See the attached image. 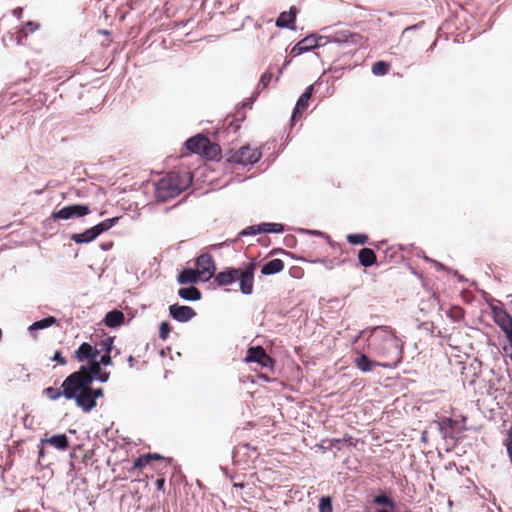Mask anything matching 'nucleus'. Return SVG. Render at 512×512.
<instances>
[{
  "label": "nucleus",
  "instance_id": "obj_1",
  "mask_svg": "<svg viewBox=\"0 0 512 512\" xmlns=\"http://www.w3.org/2000/svg\"><path fill=\"white\" fill-rule=\"evenodd\" d=\"M368 349L380 359L377 366L383 368H395L403 358L401 340L387 326L373 329L368 339Z\"/></svg>",
  "mask_w": 512,
  "mask_h": 512
},
{
  "label": "nucleus",
  "instance_id": "obj_2",
  "mask_svg": "<svg viewBox=\"0 0 512 512\" xmlns=\"http://www.w3.org/2000/svg\"><path fill=\"white\" fill-rule=\"evenodd\" d=\"M190 183L189 173L169 172L155 183L154 196L159 202H167L178 196Z\"/></svg>",
  "mask_w": 512,
  "mask_h": 512
},
{
  "label": "nucleus",
  "instance_id": "obj_3",
  "mask_svg": "<svg viewBox=\"0 0 512 512\" xmlns=\"http://www.w3.org/2000/svg\"><path fill=\"white\" fill-rule=\"evenodd\" d=\"M255 263H248L244 269L231 268L222 271L215 276V282L219 286L230 285L236 280L239 281L240 290L243 294L253 292Z\"/></svg>",
  "mask_w": 512,
  "mask_h": 512
},
{
  "label": "nucleus",
  "instance_id": "obj_4",
  "mask_svg": "<svg viewBox=\"0 0 512 512\" xmlns=\"http://www.w3.org/2000/svg\"><path fill=\"white\" fill-rule=\"evenodd\" d=\"M78 379L67 376L65 383V399L75 400L76 405L85 413H89L96 406V401L93 400L92 393L90 392V385L92 383L77 382Z\"/></svg>",
  "mask_w": 512,
  "mask_h": 512
},
{
  "label": "nucleus",
  "instance_id": "obj_5",
  "mask_svg": "<svg viewBox=\"0 0 512 512\" xmlns=\"http://www.w3.org/2000/svg\"><path fill=\"white\" fill-rule=\"evenodd\" d=\"M185 145L190 152L200 154L210 160L217 159L221 153L218 144L212 143L207 137L201 134L189 138Z\"/></svg>",
  "mask_w": 512,
  "mask_h": 512
},
{
  "label": "nucleus",
  "instance_id": "obj_6",
  "mask_svg": "<svg viewBox=\"0 0 512 512\" xmlns=\"http://www.w3.org/2000/svg\"><path fill=\"white\" fill-rule=\"evenodd\" d=\"M262 153L259 149L244 145L238 149H230L226 153V159L230 163L239 165H252L260 160Z\"/></svg>",
  "mask_w": 512,
  "mask_h": 512
},
{
  "label": "nucleus",
  "instance_id": "obj_7",
  "mask_svg": "<svg viewBox=\"0 0 512 512\" xmlns=\"http://www.w3.org/2000/svg\"><path fill=\"white\" fill-rule=\"evenodd\" d=\"M165 458L157 453H147L134 460L128 468L129 473L142 472L144 469L160 470L166 468Z\"/></svg>",
  "mask_w": 512,
  "mask_h": 512
},
{
  "label": "nucleus",
  "instance_id": "obj_8",
  "mask_svg": "<svg viewBox=\"0 0 512 512\" xmlns=\"http://www.w3.org/2000/svg\"><path fill=\"white\" fill-rule=\"evenodd\" d=\"M102 371L101 363L96 359L88 362V365H82L79 370L68 375L69 377L78 379L77 382L81 383H93L98 374Z\"/></svg>",
  "mask_w": 512,
  "mask_h": 512
},
{
  "label": "nucleus",
  "instance_id": "obj_9",
  "mask_svg": "<svg viewBox=\"0 0 512 512\" xmlns=\"http://www.w3.org/2000/svg\"><path fill=\"white\" fill-rule=\"evenodd\" d=\"M245 362H255L261 368L272 370L274 360L266 353L262 346L249 347L246 353Z\"/></svg>",
  "mask_w": 512,
  "mask_h": 512
},
{
  "label": "nucleus",
  "instance_id": "obj_10",
  "mask_svg": "<svg viewBox=\"0 0 512 512\" xmlns=\"http://www.w3.org/2000/svg\"><path fill=\"white\" fill-rule=\"evenodd\" d=\"M196 271L202 281H208L215 275L216 266L211 254L204 253L196 259Z\"/></svg>",
  "mask_w": 512,
  "mask_h": 512
},
{
  "label": "nucleus",
  "instance_id": "obj_11",
  "mask_svg": "<svg viewBox=\"0 0 512 512\" xmlns=\"http://www.w3.org/2000/svg\"><path fill=\"white\" fill-rule=\"evenodd\" d=\"M90 213L88 206L74 204L65 206L62 209L52 213L53 219H70L73 217H83Z\"/></svg>",
  "mask_w": 512,
  "mask_h": 512
},
{
  "label": "nucleus",
  "instance_id": "obj_12",
  "mask_svg": "<svg viewBox=\"0 0 512 512\" xmlns=\"http://www.w3.org/2000/svg\"><path fill=\"white\" fill-rule=\"evenodd\" d=\"M491 310L495 323L505 332L507 337L510 336L512 334L511 315L501 307L492 306Z\"/></svg>",
  "mask_w": 512,
  "mask_h": 512
},
{
  "label": "nucleus",
  "instance_id": "obj_13",
  "mask_svg": "<svg viewBox=\"0 0 512 512\" xmlns=\"http://www.w3.org/2000/svg\"><path fill=\"white\" fill-rule=\"evenodd\" d=\"M99 355L97 346H92L88 342H83L78 349L74 352L73 358L80 363L90 362L96 359Z\"/></svg>",
  "mask_w": 512,
  "mask_h": 512
},
{
  "label": "nucleus",
  "instance_id": "obj_14",
  "mask_svg": "<svg viewBox=\"0 0 512 512\" xmlns=\"http://www.w3.org/2000/svg\"><path fill=\"white\" fill-rule=\"evenodd\" d=\"M322 40V37H317L316 35H310L299 41L291 50V54L293 56H298L304 52H308L315 47H318L319 41Z\"/></svg>",
  "mask_w": 512,
  "mask_h": 512
},
{
  "label": "nucleus",
  "instance_id": "obj_15",
  "mask_svg": "<svg viewBox=\"0 0 512 512\" xmlns=\"http://www.w3.org/2000/svg\"><path fill=\"white\" fill-rule=\"evenodd\" d=\"M169 313L178 322H187L196 315V312L191 307L178 304L171 305Z\"/></svg>",
  "mask_w": 512,
  "mask_h": 512
},
{
  "label": "nucleus",
  "instance_id": "obj_16",
  "mask_svg": "<svg viewBox=\"0 0 512 512\" xmlns=\"http://www.w3.org/2000/svg\"><path fill=\"white\" fill-rule=\"evenodd\" d=\"M313 92H314L313 85H310L309 87L306 88L304 93L299 97V99L295 105L293 114H292V118H291L292 122H295L298 117H301L302 113L307 109L309 100L311 99Z\"/></svg>",
  "mask_w": 512,
  "mask_h": 512
},
{
  "label": "nucleus",
  "instance_id": "obj_17",
  "mask_svg": "<svg viewBox=\"0 0 512 512\" xmlns=\"http://www.w3.org/2000/svg\"><path fill=\"white\" fill-rule=\"evenodd\" d=\"M360 38L359 34L353 33L349 30H337L328 36L329 41L343 44L352 43L356 44Z\"/></svg>",
  "mask_w": 512,
  "mask_h": 512
},
{
  "label": "nucleus",
  "instance_id": "obj_18",
  "mask_svg": "<svg viewBox=\"0 0 512 512\" xmlns=\"http://www.w3.org/2000/svg\"><path fill=\"white\" fill-rule=\"evenodd\" d=\"M297 9L295 7H291L289 11H284L280 13L279 17L276 20V26L280 28H294V24L296 21Z\"/></svg>",
  "mask_w": 512,
  "mask_h": 512
},
{
  "label": "nucleus",
  "instance_id": "obj_19",
  "mask_svg": "<svg viewBox=\"0 0 512 512\" xmlns=\"http://www.w3.org/2000/svg\"><path fill=\"white\" fill-rule=\"evenodd\" d=\"M41 444H48L58 450H66L69 446V440L66 434H57L51 437L43 438Z\"/></svg>",
  "mask_w": 512,
  "mask_h": 512
},
{
  "label": "nucleus",
  "instance_id": "obj_20",
  "mask_svg": "<svg viewBox=\"0 0 512 512\" xmlns=\"http://www.w3.org/2000/svg\"><path fill=\"white\" fill-rule=\"evenodd\" d=\"M200 280L199 273H197L196 269L186 268L183 269L177 276V281L179 284H194Z\"/></svg>",
  "mask_w": 512,
  "mask_h": 512
},
{
  "label": "nucleus",
  "instance_id": "obj_21",
  "mask_svg": "<svg viewBox=\"0 0 512 512\" xmlns=\"http://www.w3.org/2000/svg\"><path fill=\"white\" fill-rule=\"evenodd\" d=\"M98 236V232L95 226H93L82 233L73 234L71 239L77 244H82L92 242Z\"/></svg>",
  "mask_w": 512,
  "mask_h": 512
},
{
  "label": "nucleus",
  "instance_id": "obj_22",
  "mask_svg": "<svg viewBox=\"0 0 512 512\" xmlns=\"http://www.w3.org/2000/svg\"><path fill=\"white\" fill-rule=\"evenodd\" d=\"M358 261L364 267H370L377 262L375 252L370 248H362L358 252Z\"/></svg>",
  "mask_w": 512,
  "mask_h": 512
},
{
  "label": "nucleus",
  "instance_id": "obj_23",
  "mask_svg": "<svg viewBox=\"0 0 512 512\" xmlns=\"http://www.w3.org/2000/svg\"><path fill=\"white\" fill-rule=\"evenodd\" d=\"M125 316L120 310H112L105 315L104 323L106 326L114 328L123 324Z\"/></svg>",
  "mask_w": 512,
  "mask_h": 512
},
{
  "label": "nucleus",
  "instance_id": "obj_24",
  "mask_svg": "<svg viewBox=\"0 0 512 512\" xmlns=\"http://www.w3.org/2000/svg\"><path fill=\"white\" fill-rule=\"evenodd\" d=\"M378 361H372L364 353H359L354 359V365L362 372H369L374 366H377Z\"/></svg>",
  "mask_w": 512,
  "mask_h": 512
},
{
  "label": "nucleus",
  "instance_id": "obj_25",
  "mask_svg": "<svg viewBox=\"0 0 512 512\" xmlns=\"http://www.w3.org/2000/svg\"><path fill=\"white\" fill-rule=\"evenodd\" d=\"M284 269V262L281 259H272L262 266L263 275H271L281 272Z\"/></svg>",
  "mask_w": 512,
  "mask_h": 512
},
{
  "label": "nucleus",
  "instance_id": "obj_26",
  "mask_svg": "<svg viewBox=\"0 0 512 512\" xmlns=\"http://www.w3.org/2000/svg\"><path fill=\"white\" fill-rule=\"evenodd\" d=\"M178 295L184 299L189 301H197L201 299V292L198 288L191 286L187 288H180L178 290Z\"/></svg>",
  "mask_w": 512,
  "mask_h": 512
},
{
  "label": "nucleus",
  "instance_id": "obj_27",
  "mask_svg": "<svg viewBox=\"0 0 512 512\" xmlns=\"http://www.w3.org/2000/svg\"><path fill=\"white\" fill-rule=\"evenodd\" d=\"M65 383L66 378L64 379L61 388L47 387L43 390V395H45L49 400L56 401L60 399V397L65 398Z\"/></svg>",
  "mask_w": 512,
  "mask_h": 512
},
{
  "label": "nucleus",
  "instance_id": "obj_28",
  "mask_svg": "<svg viewBox=\"0 0 512 512\" xmlns=\"http://www.w3.org/2000/svg\"><path fill=\"white\" fill-rule=\"evenodd\" d=\"M39 28V24L33 21H27L23 27L17 32V43L21 44L23 38L28 36V33H33Z\"/></svg>",
  "mask_w": 512,
  "mask_h": 512
},
{
  "label": "nucleus",
  "instance_id": "obj_29",
  "mask_svg": "<svg viewBox=\"0 0 512 512\" xmlns=\"http://www.w3.org/2000/svg\"><path fill=\"white\" fill-rule=\"evenodd\" d=\"M56 322H57V319L55 317L48 316L44 319L34 322L32 325L29 326V330L34 331V330L45 329V328H48V327L54 325Z\"/></svg>",
  "mask_w": 512,
  "mask_h": 512
},
{
  "label": "nucleus",
  "instance_id": "obj_30",
  "mask_svg": "<svg viewBox=\"0 0 512 512\" xmlns=\"http://www.w3.org/2000/svg\"><path fill=\"white\" fill-rule=\"evenodd\" d=\"M456 425L457 421L447 417L442 418L438 423L439 430L444 437L448 435V430H453Z\"/></svg>",
  "mask_w": 512,
  "mask_h": 512
},
{
  "label": "nucleus",
  "instance_id": "obj_31",
  "mask_svg": "<svg viewBox=\"0 0 512 512\" xmlns=\"http://www.w3.org/2000/svg\"><path fill=\"white\" fill-rule=\"evenodd\" d=\"M372 73L376 76H384L390 70V65L385 61H377L372 65Z\"/></svg>",
  "mask_w": 512,
  "mask_h": 512
},
{
  "label": "nucleus",
  "instance_id": "obj_32",
  "mask_svg": "<svg viewBox=\"0 0 512 512\" xmlns=\"http://www.w3.org/2000/svg\"><path fill=\"white\" fill-rule=\"evenodd\" d=\"M257 230L262 231V233H281L284 227L279 223H263L260 225V229Z\"/></svg>",
  "mask_w": 512,
  "mask_h": 512
},
{
  "label": "nucleus",
  "instance_id": "obj_33",
  "mask_svg": "<svg viewBox=\"0 0 512 512\" xmlns=\"http://www.w3.org/2000/svg\"><path fill=\"white\" fill-rule=\"evenodd\" d=\"M118 220H119L118 217H114V218L106 219V220L100 222L99 224L95 225L98 235H100L103 232L112 228L118 222Z\"/></svg>",
  "mask_w": 512,
  "mask_h": 512
},
{
  "label": "nucleus",
  "instance_id": "obj_34",
  "mask_svg": "<svg viewBox=\"0 0 512 512\" xmlns=\"http://www.w3.org/2000/svg\"><path fill=\"white\" fill-rule=\"evenodd\" d=\"M374 503L377 505L387 506L391 509L395 508V501L386 494H379L375 496Z\"/></svg>",
  "mask_w": 512,
  "mask_h": 512
},
{
  "label": "nucleus",
  "instance_id": "obj_35",
  "mask_svg": "<svg viewBox=\"0 0 512 512\" xmlns=\"http://www.w3.org/2000/svg\"><path fill=\"white\" fill-rule=\"evenodd\" d=\"M347 241L353 245H364L368 243L369 237L366 234H349L347 235Z\"/></svg>",
  "mask_w": 512,
  "mask_h": 512
},
{
  "label": "nucleus",
  "instance_id": "obj_36",
  "mask_svg": "<svg viewBox=\"0 0 512 512\" xmlns=\"http://www.w3.org/2000/svg\"><path fill=\"white\" fill-rule=\"evenodd\" d=\"M114 337H106L105 339H102L97 346L98 350H99V354L101 352L106 353V352H112V347H113V343H114Z\"/></svg>",
  "mask_w": 512,
  "mask_h": 512
},
{
  "label": "nucleus",
  "instance_id": "obj_37",
  "mask_svg": "<svg viewBox=\"0 0 512 512\" xmlns=\"http://www.w3.org/2000/svg\"><path fill=\"white\" fill-rule=\"evenodd\" d=\"M272 78H273V74L271 71L268 70V71L264 72L260 77L258 87L265 89L270 84Z\"/></svg>",
  "mask_w": 512,
  "mask_h": 512
},
{
  "label": "nucleus",
  "instance_id": "obj_38",
  "mask_svg": "<svg viewBox=\"0 0 512 512\" xmlns=\"http://www.w3.org/2000/svg\"><path fill=\"white\" fill-rule=\"evenodd\" d=\"M449 317L454 321H459L464 317V311L458 306L452 307L449 311Z\"/></svg>",
  "mask_w": 512,
  "mask_h": 512
},
{
  "label": "nucleus",
  "instance_id": "obj_39",
  "mask_svg": "<svg viewBox=\"0 0 512 512\" xmlns=\"http://www.w3.org/2000/svg\"><path fill=\"white\" fill-rule=\"evenodd\" d=\"M171 331L170 324L168 322H162L159 326V338L162 340H166Z\"/></svg>",
  "mask_w": 512,
  "mask_h": 512
},
{
  "label": "nucleus",
  "instance_id": "obj_40",
  "mask_svg": "<svg viewBox=\"0 0 512 512\" xmlns=\"http://www.w3.org/2000/svg\"><path fill=\"white\" fill-rule=\"evenodd\" d=\"M320 512H332V504L329 497H322L319 503Z\"/></svg>",
  "mask_w": 512,
  "mask_h": 512
},
{
  "label": "nucleus",
  "instance_id": "obj_41",
  "mask_svg": "<svg viewBox=\"0 0 512 512\" xmlns=\"http://www.w3.org/2000/svg\"><path fill=\"white\" fill-rule=\"evenodd\" d=\"M257 229H260V225L249 226L246 229L242 230L240 232V235L246 236V235H255L258 233H262V231H258Z\"/></svg>",
  "mask_w": 512,
  "mask_h": 512
},
{
  "label": "nucleus",
  "instance_id": "obj_42",
  "mask_svg": "<svg viewBox=\"0 0 512 512\" xmlns=\"http://www.w3.org/2000/svg\"><path fill=\"white\" fill-rule=\"evenodd\" d=\"M101 365H104V366H108V365H111L112 364V356H111V352H106L104 353L101 357H100V360H98Z\"/></svg>",
  "mask_w": 512,
  "mask_h": 512
},
{
  "label": "nucleus",
  "instance_id": "obj_43",
  "mask_svg": "<svg viewBox=\"0 0 512 512\" xmlns=\"http://www.w3.org/2000/svg\"><path fill=\"white\" fill-rule=\"evenodd\" d=\"M90 392L92 393L93 400L96 401L98 398L103 397L104 391L102 388H92L90 386Z\"/></svg>",
  "mask_w": 512,
  "mask_h": 512
},
{
  "label": "nucleus",
  "instance_id": "obj_44",
  "mask_svg": "<svg viewBox=\"0 0 512 512\" xmlns=\"http://www.w3.org/2000/svg\"><path fill=\"white\" fill-rule=\"evenodd\" d=\"M52 360L56 361L60 365H66V363H67L66 359L62 356L60 351H56L54 353V356L52 357Z\"/></svg>",
  "mask_w": 512,
  "mask_h": 512
},
{
  "label": "nucleus",
  "instance_id": "obj_45",
  "mask_svg": "<svg viewBox=\"0 0 512 512\" xmlns=\"http://www.w3.org/2000/svg\"><path fill=\"white\" fill-rule=\"evenodd\" d=\"M109 378H110V372L102 370L100 372V374H98L95 379L99 380L102 383H105L109 380Z\"/></svg>",
  "mask_w": 512,
  "mask_h": 512
},
{
  "label": "nucleus",
  "instance_id": "obj_46",
  "mask_svg": "<svg viewBox=\"0 0 512 512\" xmlns=\"http://www.w3.org/2000/svg\"><path fill=\"white\" fill-rule=\"evenodd\" d=\"M155 485H156L157 490L164 491L165 478L164 477L158 478L155 482Z\"/></svg>",
  "mask_w": 512,
  "mask_h": 512
},
{
  "label": "nucleus",
  "instance_id": "obj_47",
  "mask_svg": "<svg viewBox=\"0 0 512 512\" xmlns=\"http://www.w3.org/2000/svg\"><path fill=\"white\" fill-rule=\"evenodd\" d=\"M23 9L21 7H16L12 10L13 16H15L17 19H20L22 17Z\"/></svg>",
  "mask_w": 512,
  "mask_h": 512
},
{
  "label": "nucleus",
  "instance_id": "obj_48",
  "mask_svg": "<svg viewBox=\"0 0 512 512\" xmlns=\"http://www.w3.org/2000/svg\"><path fill=\"white\" fill-rule=\"evenodd\" d=\"M508 340H509V343H510V347H509V355H510V358L512 360V334L510 336L507 337Z\"/></svg>",
  "mask_w": 512,
  "mask_h": 512
},
{
  "label": "nucleus",
  "instance_id": "obj_49",
  "mask_svg": "<svg viewBox=\"0 0 512 512\" xmlns=\"http://www.w3.org/2000/svg\"><path fill=\"white\" fill-rule=\"evenodd\" d=\"M134 361H135L134 357H133V356H129V358H128V362H129V365H130L131 367L133 366Z\"/></svg>",
  "mask_w": 512,
  "mask_h": 512
},
{
  "label": "nucleus",
  "instance_id": "obj_50",
  "mask_svg": "<svg viewBox=\"0 0 512 512\" xmlns=\"http://www.w3.org/2000/svg\"><path fill=\"white\" fill-rule=\"evenodd\" d=\"M233 486L235 488H243L244 487V484L243 483H234Z\"/></svg>",
  "mask_w": 512,
  "mask_h": 512
},
{
  "label": "nucleus",
  "instance_id": "obj_51",
  "mask_svg": "<svg viewBox=\"0 0 512 512\" xmlns=\"http://www.w3.org/2000/svg\"><path fill=\"white\" fill-rule=\"evenodd\" d=\"M90 459V456L88 455V453H85L84 456H83V462L86 463V461Z\"/></svg>",
  "mask_w": 512,
  "mask_h": 512
},
{
  "label": "nucleus",
  "instance_id": "obj_52",
  "mask_svg": "<svg viewBox=\"0 0 512 512\" xmlns=\"http://www.w3.org/2000/svg\"><path fill=\"white\" fill-rule=\"evenodd\" d=\"M43 456H44V450H43V448H41L39 451V457H43Z\"/></svg>",
  "mask_w": 512,
  "mask_h": 512
},
{
  "label": "nucleus",
  "instance_id": "obj_53",
  "mask_svg": "<svg viewBox=\"0 0 512 512\" xmlns=\"http://www.w3.org/2000/svg\"><path fill=\"white\" fill-rule=\"evenodd\" d=\"M377 512H391V511H388V510H386V509H380V510H378Z\"/></svg>",
  "mask_w": 512,
  "mask_h": 512
}]
</instances>
